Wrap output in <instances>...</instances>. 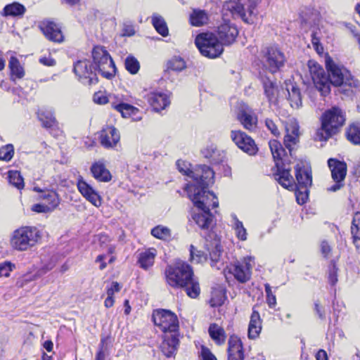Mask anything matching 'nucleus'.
<instances>
[{
  "instance_id": "obj_14",
  "label": "nucleus",
  "mask_w": 360,
  "mask_h": 360,
  "mask_svg": "<svg viewBox=\"0 0 360 360\" xmlns=\"http://www.w3.org/2000/svg\"><path fill=\"white\" fill-rule=\"evenodd\" d=\"M231 139L240 149L250 155H255L258 151L255 141L243 131H231Z\"/></svg>"
},
{
  "instance_id": "obj_51",
  "label": "nucleus",
  "mask_w": 360,
  "mask_h": 360,
  "mask_svg": "<svg viewBox=\"0 0 360 360\" xmlns=\"http://www.w3.org/2000/svg\"><path fill=\"white\" fill-rule=\"evenodd\" d=\"M14 150L12 145L8 144L0 148V160L8 161L13 156Z\"/></svg>"
},
{
  "instance_id": "obj_7",
  "label": "nucleus",
  "mask_w": 360,
  "mask_h": 360,
  "mask_svg": "<svg viewBox=\"0 0 360 360\" xmlns=\"http://www.w3.org/2000/svg\"><path fill=\"white\" fill-rule=\"evenodd\" d=\"M326 67L328 71L327 77L329 79L330 86L333 84L339 86L343 84L354 88H359L360 82L354 79L349 72L342 65L336 63L330 58L326 60Z\"/></svg>"
},
{
  "instance_id": "obj_6",
  "label": "nucleus",
  "mask_w": 360,
  "mask_h": 360,
  "mask_svg": "<svg viewBox=\"0 0 360 360\" xmlns=\"http://www.w3.org/2000/svg\"><path fill=\"white\" fill-rule=\"evenodd\" d=\"M257 4L253 0H231L226 1L222 7V15L233 18H240L245 22L252 24L257 16Z\"/></svg>"
},
{
  "instance_id": "obj_12",
  "label": "nucleus",
  "mask_w": 360,
  "mask_h": 360,
  "mask_svg": "<svg viewBox=\"0 0 360 360\" xmlns=\"http://www.w3.org/2000/svg\"><path fill=\"white\" fill-rule=\"evenodd\" d=\"M153 319L155 326L164 332L176 333L179 329V321L177 316L169 310L161 309L157 311L153 315Z\"/></svg>"
},
{
  "instance_id": "obj_54",
  "label": "nucleus",
  "mask_w": 360,
  "mask_h": 360,
  "mask_svg": "<svg viewBox=\"0 0 360 360\" xmlns=\"http://www.w3.org/2000/svg\"><path fill=\"white\" fill-rule=\"evenodd\" d=\"M93 100L96 103L103 105L109 103V94L105 95L103 92H96L94 94Z\"/></svg>"
},
{
  "instance_id": "obj_34",
  "label": "nucleus",
  "mask_w": 360,
  "mask_h": 360,
  "mask_svg": "<svg viewBox=\"0 0 360 360\" xmlns=\"http://www.w3.org/2000/svg\"><path fill=\"white\" fill-rule=\"evenodd\" d=\"M209 334L211 338L217 344L223 345L225 342L226 335L224 328L217 323H212L209 327Z\"/></svg>"
},
{
  "instance_id": "obj_22",
  "label": "nucleus",
  "mask_w": 360,
  "mask_h": 360,
  "mask_svg": "<svg viewBox=\"0 0 360 360\" xmlns=\"http://www.w3.org/2000/svg\"><path fill=\"white\" fill-rule=\"evenodd\" d=\"M238 119L248 130L254 129L257 123V117L253 110L248 106L242 108L238 113Z\"/></svg>"
},
{
  "instance_id": "obj_48",
  "label": "nucleus",
  "mask_w": 360,
  "mask_h": 360,
  "mask_svg": "<svg viewBox=\"0 0 360 360\" xmlns=\"http://www.w3.org/2000/svg\"><path fill=\"white\" fill-rule=\"evenodd\" d=\"M190 252V260L193 263L198 264L207 259V257L205 254L201 251L197 250L193 245H191Z\"/></svg>"
},
{
  "instance_id": "obj_60",
  "label": "nucleus",
  "mask_w": 360,
  "mask_h": 360,
  "mask_svg": "<svg viewBox=\"0 0 360 360\" xmlns=\"http://www.w3.org/2000/svg\"><path fill=\"white\" fill-rule=\"evenodd\" d=\"M120 285L117 282H112L111 286L107 289V295L113 297L115 292L120 290Z\"/></svg>"
},
{
  "instance_id": "obj_50",
  "label": "nucleus",
  "mask_w": 360,
  "mask_h": 360,
  "mask_svg": "<svg viewBox=\"0 0 360 360\" xmlns=\"http://www.w3.org/2000/svg\"><path fill=\"white\" fill-rule=\"evenodd\" d=\"M221 255V246L218 243H215L214 245L213 250L211 252H210V259L211 260L212 266H214L219 262Z\"/></svg>"
},
{
  "instance_id": "obj_37",
  "label": "nucleus",
  "mask_w": 360,
  "mask_h": 360,
  "mask_svg": "<svg viewBox=\"0 0 360 360\" xmlns=\"http://www.w3.org/2000/svg\"><path fill=\"white\" fill-rule=\"evenodd\" d=\"M190 21L193 26H202L208 21L207 13L202 10L194 9L190 15Z\"/></svg>"
},
{
  "instance_id": "obj_31",
  "label": "nucleus",
  "mask_w": 360,
  "mask_h": 360,
  "mask_svg": "<svg viewBox=\"0 0 360 360\" xmlns=\"http://www.w3.org/2000/svg\"><path fill=\"white\" fill-rule=\"evenodd\" d=\"M288 94V100L292 108L298 109L302 106V98L300 89L292 83L286 84Z\"/></svg>"
},
{
  "instance_id": "obj_64",
  "label": "nucleus",
  "mask_w": 360,
  "mask_h": 360,
  "mask_svg": "<svg viewBox=\"0 0 360 360\" xmlns=\"http://www.w3.org/2000/svg\"><path fill=\"white\" fill-rule=\"evenodd\" d=\"M322 254L327 257L330 252V247L326 241H323L321 244Z\"/></svg>"
},
{
  "instance_id": "obj_32",
  "label": "nucleus",
  "mask_w": 360,
  "mask_h": 360,
  "mask_svg": "<svg viewBox=\"0 0 360 360\" xmlns=\"http://www.w3.org/2000/svg\"><path fill=\"white\" fill-rule=\"evenodd\" d=\"M34 190L41 193L39 198L42 200L43 202H46L49 207L53 206V210H54L60 204V199L58 193L56 191H42L37 187H34Z\"/></svg>"
},
{
  "instance_id": "obj_57",
  "label": "nucleus",
  "mask_w": 360,
  "mask_h": 360,
  "mask_svg": "<svg viewBox=\"0 0 360 360\" xmlns=\"http://www.w3.org/2000/svg\"><path fill=\"white\" fill-rule=\"evenodd\" d=\"M265 125L267 127V129L274 135V136H278L279 135V131L277 128L276 124L275 122L271 120V119H266L265 120Z\"/></svg>"
},
{
  "instance_id": "obj_61",
  "label": "nucleus",
  "mask_w": 360,
  "mask_h": 360,
  "mask_svg": "<svg viewBox=\"0 0 360 360\" xmlns=\"http://www.w3.org/2000/svg\"><path fill=\"white\" fill-rule=\"evenodd\" d=\"M224 303V295L220 294L219 297H212L210 300V304L212 307L221 306Z\"/></svg>"
},
{
  "instance_id": "obj_53",
  "label": "nucleus",
  "mask_w": 360,
  "mask_h": 360,
  "mask_svg": "<svg viewBox=\"0 0 360 360\" xmlns=\"http://www.w3.org/2000/svg\"><path fill=\"white\" fill-rule=\"evenodd\" d=\"M15 267V265L10 262H5L0 264V276L8 277L10 272Z\"/></svg>"
},
{
  "instance_id": "obj_47",
  "label": "nucleus",
  "mask_w": 360,
  "mask_h": 360,
  "mask_svg": "<svg viewBox=\"0 0 360 360\" xmlns=\"http://www.w3.org/2000/svg\"><path fill=\"white\" fill-rule=\"evenodd\" d=\"M38 116L44 127L51 128L57 122L56 118L51 112H48L47 115L44 112H40Z\"/></svg>"
},
{
  "instance_id": "obj_62",
  "label": "nucleus",
  "mask_w": 360,
  "mask_h": 360,
  "mask_svg": "<svg viewBox=\"0 0 360 360\" xmlns=\"http://www.w3.org/2000/svg\"><path fill=\"white\" fill-rule=\"evenodd\" d=\"M202 356L203 360H217L214 354H212L207 349H202Z\"/></svg>"
},
{
  "instance_id": "obj_59",
  "label": "nucleus",
  "mask_w": 360,
  "mask_h": 360,
  "mask_svg": "<svg viewBox=\"0 0 360 360\" xmlns=\"http://www.w3.org/2000/svg\"><path fill=\"white\" fill-rule=\"evenodd\" d=\"M122 32L124 36L131 37L135 34V30L132 25L124 23L123 25Z\"/></svg>"
},
{
  "instance_id": "obj_40",
  "label": "nucleus",
  "mask_w": 360,
  "mask_h": 360,
  "mask_svg": "<svg viewBox=\"0 0 360 360\" xmlns=\"http://www.w3.org/2000/svg\"><path fill=\"white\" fill-rule=\"evenodd\" d=\"M347 139L352 143L360 145V122L351 124L347 131Z\"/></svg>"
},
{
  "instance_id": "obj_9",
  "label": "nucleus",
  "mask_w": 360,
  "mask_h": 360,
  "mask_svg": "<svg viewBox=\"0 0 360 360\" xmlns=\"http://www.w3.org/2000/svg\"><path fill=\"white\" fill-rule=\"evenodd\" d=\"M129 97L122 94H109V103L111 107L119 112L123 117L131 118L134 121H139L141 116L139 115V110L129 104Z\"/></svg>"
},
{
  "instance_id": "obj_13",
  "label": "nucleus",
  "mask_w": 360,
  "mask_h": 360,
  "mask_svg": "<svg viewBox=\"0 0 360 360\" xmlns=\"http://www.w3.org/2000/svg\"><path fill=\"white\" fill-rule=\"evenodd\" d=\"M264 58V65L271 73L278 71L286 61L284 53L274 46L266 48Z\"/></svg>"
},
{
  "instance_id": "obj_5",
  "label": "nucleus",
  "mask_w": 360,
  "mask_h": 360,
  "mask_svg": "<svg viewBox=\"0 0 360 360\" xmlns=\"http://www.w3.org/2000/svg\"><path fill=\"white\" fill-rule=\"evenodd\" d=\"M41 237V231L36 226H21L11 233L10 245L16 251L25 252L34 247Z\"/></svg>"
},
{
  "instance_id": "obj_38",
  "label": "nucleus",
  "mask_w": 360,
  "mask_h": 360,
  "mask_svg": "<svg viewBox=\"0 0 360 360\" xmlns=\"http://www.w3.org/2000/svg\"><path fill=\"white\" fill-rule=\"evenodd\" d=\"M25 7L18 2L8 4L4 8V15L6 16H21L25 13Z\"/></svg>"
},
{
  "instance_id": "obj_8",
  "label": "nucleus",
  "mask_w": 360,
  "mask_h": 360,
  "mask_svg": "<svg viewBox=\"0 0 360 360\" xmlns=\"http://www.w3.org/2000/svg\"><path fill=\"white\" fill-rule=\"evenodd\" d=\"M195 43L200 53L209 58H215L221 55L224 46L217 35L213 32L199 34Z\"/></svg>"
},
{
  "instance_id": "obj_42",
  "label": "nucleus",
  "mask_w": 360,
  "mask_h": 360,
  "mask_svg": "<svg viewBox=\"0 0 360 360\" xmlns=\"http://www.w3.org/2000/svg\"><path fill=\"white\" fill-rule=\"evenodd\" d=\"M8 66L11 70V77H15L18 79L23 77L25 75L24 70L17 58L11 57Z\"/></svg>"
},
{
  "instance_id": "obj_43",
  "label": "nucleus",
  "mask_w": 360,
  "mask_h": 360,
  "mask_svg": "<svg viewBox=\"0 0 360 360\" xmlns=\"http://www.w3.org/2000/svg\"><path fill=\"white\" fill-rule=\"evenodd\" d=\"M274 159L281 160L285 155V150L281 143L276 140H271L269 143Z\"/></svg>"
},
{
  "instance_id": "obj_56",
  "label": "nucleus",
  "mask_w": 360,
  "mask_h": 360,
  "mask_svg": "<svg viewBox=\"0 0 360 360\" xmlns=\"http://www.w3.org/2000/svg\"><path fill=\"white\" fill-rule=\"evenodd\" d=\"M33 211L39 213H46L53 211V206L49 207L46 202H41V203L35 204L32 206Z\"/></svg>"
},
{
  "instance_id": "obj_23",
  "label": "nucleus",
  "mask_w": 360,
  "mask_h": 360,
  "mask_svg": "<svg viewBox=\"0 0 360 360\" xmlns=\"http://www.w3.org/2000/svg\"><path fill=\"white\" fill-rule=\"evenodd\" d=\"M285 131L284 144L290 153L293 147L299 141L300 132L297 123L295 121L288 123L285 126Z\"/></svg>"
},
{
  "instance_id": "obj_26",
  "label": "nucleus",
  "mask_w": 360,
  "mask_h": 360,
  "mask_svg": "<svg viewBox=\"0 0 360 360\" xmlns=\"http://www.w3.org/2000/svg\"><path fill=\"white\" fill-rule=\"evenodd\" d=\"M93 176L99 181L108 182L111 179V174L102 160L94 162L91 167Z\"/></svg>"
},
{
  "instance_id": "obj_21",
  "label": "nucleus",
  "mask_w": 360,
  "mask_h": 360,
  "mask_svg": "<svg viewBox=\"0 0 360 360\" xmlns=\"http://www.w3.org/2000/svg\"><path fill=\"white\" fill-rule=\"evenodd\" d=\"M120 134L113 126H106L100 134L101 143L105 148H112L120 141Z\"/></svg>"
},
{
  "instance_id": "obj_19",
  "label": "nucleus",
  "mask_w": 360,
  "mask_h": 360,
  "mask_svg": "<svg viewBox=\"0 0 360 360\" xmlns=\"http://www.w3.org/2000/svg\"><path fill=\"white\" fill-rule=\"evenodd\" d=\"M176 166L179 169V171L182 173L184 175L188 176L191 179V180L186 184L185 187V190L187 191V188L189 186V185H195L197 188H199V190H201V188H202V182L204 181L203 179L205 178L203 176H200L198 179H195L194 177L195 173L197 170L201 169L203 167H207L210 169H212L210 167L207 165H200L195 168L194 170H191L189 168L187 167L186 163L184 161L178 160L176 162Z\"/></svg>"
},
{
  "instance_id": "obj_28",
  "label": "nucleus",
  "mask_w": 360,
  "mask_h": 360,
  "mask_svg": "<svg viewBox=\"0 0 360 360\" xmlns=\"http://www.w3.org/2000/svg\"><path fill=\"white\" fill-rule=\"evenodd\" d=\"M179 339L176 334L165 335L161 344V350L167 357L172 356L177 350Z\"/></svg>"
},
{
  "instance_id": "obj_41",
  "label": "nucleus",
  "mask_w": 360,
  "mask_h": 360,
  "mask_svg": "<svg viewBox=\"0 0 360 360\" xmlns=\"http://www.w3.org/2000/svg\"><path fill=\"white\" fill-rule=\"evenodd\" d=\"M151 235L160 240H169L171 238V230L167 226L158 225L151 229Z\"/></svg>"
},
{
  "instance_id": "obj_33",
  "label": "nucleus",
  "mask_w": 360,
  "mask_h": 360,
  "mask_svg": "<svg viewBox=\"0 0 360 360\" xmlns=\"http://www.w3.org/2000/svg\"><path fill=\"white\" fill-rule=\"evenodd\" d=\"M157 251L155 248H149L143 252L140 253L139 263L143 269H148L154 264Z\"/></svg>"
},
{
  "instance_id": "obj_49",
  "label": "nucleus",
  "mask_w": 360,
  "mask_h": 360,
  "mask_svg": "<svg viewBox=\"0 0 360 360\" xmlns=\"http://www.w3.org/2000/svg\"><path fill=\"white\" fill-rule=\"evenodd\" d=\"M297 188L295 190V195H296V200L298 204L303 205L304 204L307 199H308V195H309V188H300L297 186H295Z\"/></svg>"
},
{
  "instance_id": "obj_16",
  "label": "nucleus",
  "mask_w": 360,
  "mask_h": 360,
  "mask_svg": "<svg viewBox=\"0 0 360 360\" xmlns=\"http://www.w3.org/2000/svg\"><path fill=\"white\" fill-rule=\"evenodd\" d=\"M296 186L300 188L310 187L312 184L311 169L307 162L300 161L295 167Z\"/></svg>"
},
{
  "instance_id": "obj_46",
  "label": "nucleus",
  "mask_w": 360,
  "mask_h": 360,
  "mask_svg": "<svg viewBox=\"0 0 360 360\" xmlns=\"http://www.w3.org/2000/svg\"><path fill=\"white\" fill-rule=\"evenodd\" d=\"M126 70L131 74H136L140 69L138 60L132 56H128L124 60Z\"/></svg>"
},
{
  "instance_id": "obj_3",
  "label": "nucleus",
  "mask_w": 360,
  "mask_h": 360,
  "mask_svg": "<svg viewBox=\"0 0 360 360\" xmlns=\"http://www.w3.org/2000/svg\"><path fill=\"white\" fill-rule=\"evenodd\" d=\"M166 283L174 289H184L191 298H196L200 292L198 280L193 269L183 261L168 265L165 271Z\"/></svg>"
},
{
  "instance_id": "obj_63",
  "label": "nucleus",
  "mask_w": 360,
  "mask_h": 360,
  "mask_svg": "<svg viewBox=\"0 0 360 360\" xmlns=\"http://www.w3.org/2000/svg\"><path fill=\"white\" fill-rule=\"evenodd\" d=\"M39 62L47 66H53L56 64V61L51 57H43L39 59Z\"/></svg>"
},
{
  "instance_id": "obj_1",
  "label": "nucleus",
  "mask_w": 360,
  "mask_h": 360,
  "mask_svg": "<svg viewBox=\"0 0 360 360\" xmlns=\"http://www.w3.org/2000/svg\"><path fill=\"white\" fill-rule=\"evenodd\" d=\"M194 177L198 179L200 176H203L202 188H199L195 185H189L187 188V194L189 199L193 202V205L200 212L192 214V219L198 227L203 231H208L213 224V215L210 212L211 208L217 207L219 205L217 196L213 192L207 190V188L214 184V172L207 167H203L201 169L194 172Z\"/></svg>"
},
{
  "instance_id": "obj_35",
  "label": "nucleus",
  "mask_w": 360,
  "mask_h": 360,
  "mask_svg": "<svg viewBox=\"0 0 360 360\" xmlns=\"http://www.w3.org/2000/svg\"><path fill=\"white\" fill-rule=\"evenodd\" d=\"M231 223H232V227L233 230L235 231V234L236 237L242 241H245L247 240V230L244 227L242 221H240L236 217L235 214H231Z\"/></svg>"
},
{
  "instance_id": "obj_25",
  "label": "nucleus",
  "mask_w": 360,
  "mask_h": 360,
  "mask_svg": "<svg viewBox=\"0 0 360 360\" xmlns=\"http://www.w3.org/2000/svg\"><path fill=\"white\" fill-rule=\"evenodd\" d=\"M148 101L157 112L165 109L170 104L168 95L163 92H151L148 96Z\"/></svg>"
},
{
  "instance_id": "obj_15",
  "label": "nucleus",
  "mask_w": 360,
  "mask_h": 360,
  "mask_svg": "<svg viewBox=\"0 0 360 360\" xmlns=\"http://www.w3.org/2000/svg\"><path fill=\"white\" fill-rule=\"evenodd\" d=\"M218 27L217 37L221 41L223 46H229L233 44L238 34V30L235 24L226 20Z\"/></svg>"
},
{
  "instance_id": "obj_58",
  "label": "nucleus",
  "mask_w": 360,
  "mask_h": 360,
  "mask_svg": "<svg viewBox=\"0 0 360 360\" xmlns=\"http://www.w3.org/2000/svg\"><path fill=\"white\" fill-rule=\"evenodd\" d=\"M218 153V150H217V148L213 146H211L210 147L207 148V149L205 150V151L203 152L204 153V155L206 158H209V159H211V161L212 162H215V158H214V155Z\"/></svg>"
},
{
  "instance_id": "obj_29",
  "label": "nucleus",
  "mask_w": 360,
  "mask_h": 360,
  "mask_svg": "<svg viewBox=\"0 0 360 360\" xmlns=\"http://www.w3.org/2000/svg\"><path fill=\"white\" fill-rule=\"evenodd\" d=\"M275 179L284 188L293 190L295 188V180L289 169L278 168Z\"/></svg>"
},
{
  "instance_id": "obj_2",
  "label": "nucleus",
  "mask_w": 360,
  "mask_h": 360,
  "mask_svg": "<svg viewBox=\"0 0 360 360\" xmlns=\"http://www.w3.org/2000/svg\"><path fill=\"white\" fill-rule=\"evenodd\" d=\"M92 57L94 66L87 59L79 60L74 65V72L82 83L86 85L96 84V72L107 79H110L115 75L116 68L113 60L103 46H95Z\"/></svg>"
},
{
  "instance_id": "obj_24",
  "label": "nucleus",
  "mask_w": 360,
  "mask_h": 360,
  "mask_svg": "<svg viewBox=\"0 0 360 360\" xmlns=\"http://www.w3.org/2000/svg\"><path fill=\"white\" fill-rule=\"evenodd\" d=\"M328 165L331 171L332 178L336 183H340L345 179L347 174V165L345 162L330 158L328 160Z\"/></svg>"
},
{
  "instance_id": "obj_11",
  "label": "nucleus",
  "mask_w": 360,
  "mask_h": 360,
  "mask_svg": "<svg viewBox=\"0 0 360 360\" xmlns=\"http://www.w3.org/2000/svg\"><path fill=\"white\" fill-rule=\"evenodd\" d=\"M307 67L316 89L321 93V96H326L328 95L330 92V82L323 67L313 60L308 61Z\"/></svg>"
},
{
  "instance_id": "obj_10",
  "label": "nucleus",
  "mask_w": 360,
  "mask_h": 360,
  "mask_svg": "<svg viewBox=\"0 0 360 360\" xmlns=\"http://www.w3.org/2000/svg\"><path fill=\"white\" fill-rule=\"evenodd\" d=\"M254 264L253 257H245L241 261H237L228 266L224 270V276L228 279V274L233 275L238 282L246 283L251 277V270Z\"/></svg>"
},
{
  "instance_id": "obj_4",
  "label": "nucleus",
  "mask_w": 360,
  "mask_h": 360,
  "mask_svg": "<svg viewBox=\"0 0 360 360\" xmlns=\"http://www.w3.org/2000/svg\"><path fill=\"white\" fill-rule=\"evenodd\" d=\"M345 113L339 107H332L322 115L321 127L316 131L319 141H326L345 124Z\"/></svg>"
},
{
  "instance_id": "obj_52",
  "label": "nucleus",
  "mask_w": 360,
  "mask_h": 360,
  "mask_svg": "<svg viewBox=\"0 0 360 360\" xmlns=\"http://www.w3.org/2000/svg\"><path fill=\"white\" fill-rule=\"evenodd\" d=\"M328 281L331 285H335L338 282V268L333 262L329 267Z\"/></svg>"
},
{
  "instance_id": "obj_18",
  "label": "nucleus",
  "mask_w": 360,
  "mask_h": 360,
  "mask_svg": "<svg viewBox=\"0 0 360 360\" xmlns=\"http://www.w3.org/2000/svg\"><path fill=\"white\" fill-rule=\"evenodd\" d=\"M41 31L49 40L53 42H62L64 37L60 27L53 21H43L39 25Z\"/></svg>"
},
{
  "instance_id": "obj_17",
  "label": "nucleus",
  "mask_w": 360,
  "mask_h": 360,
  "mask_svg": "<svg viewBox=\"0 0 360 360\" xmlns=\"http://www.w3.org/2000/svg\"><path fill=\"white\" fill-rule=\"evenodd\" d=\"M77 185L79 191L86 200L97 207L101 205L102 201L100 195L82 177L78 179Z\"/></svg>"
},
{
  "instance_id": "obj_30",
  "label": "nucleus",
  "mask_w": 360,
  "mask_h": 360,
  "mask_svg": "<svg viewBox=\"0 0 360 360\" xmlns=\"http://www.w3.org/2000/svg\"><path fill=\"white\" fill-rule=\"evenodd\" d=\"M262 330V319L258 311L253 310L248 326V335L250 339L257 338Z\"/></svg>"
},
{
  "instance_id": "obj_55",
  "label": "nucleus",
  "mask_w": 360,
  "mask_h": 360,
  "mask_svg": "<svg viewBox=\"0 0 360 360\" xmlns=\"http://www.w3.org/2000/svg\"><path fill=\"white\" fill-rule=\"evenodd\" d=\"M306 20L309 24L314 26H317L318 28L320 30L319 25L321 22V18L320 16V13L318 11H314L311 12V15Z\"/></svg>"
},
{
  "instance_id": "obj_39",
  "label": "nucleus",
  "mask_w": 360,
  "mask_h": 360,
  "mask_svg": "<svg viewBox=\"0 0 360 360\" xmlns=\"http://www.w3.org/2000/svg\"><path fill=\"white\" fill-rule=\"evenodd\" d=\"M354 243L356 248L360 246V212L354 214L351 226Z\"/></svg>"
},
{
  "instance_id": "obj_20",
  "label": "nucleus",
  "mask_w": 360,
  "mask_h": 360,
  "mask_svg": "<svg viewBox=\"0 0 360 360\" xmlns=\"http://www.w3.org/2000/svg\"><path fill=\"white\" fill-rule=\"evenodd\" d=\"M228 360H244V349L239 337L232 335L228 341Z\"/></svg>"
},
{
  "instance_id": "obj_27",
  "label": "nucleus",
  "mask_w": 360,
  "mask_h": 360,
  "mask_svg": "<svg viewBox=\"0 0 360 360\" xmlns=\"http://www.w3.org/2000/svg\"><path fill=\"white\" fill-rule=\"evenodd\" d=\"M264 94L270 104H275L278 96V87L276 82L269 78H262Z\"/></svg>"
},
{
  "instance_id": "obj_44",
  "label": "nucleus",
  "mask_w": 360,
  "mask_h": 360,
  "mask_svg": "<svg viewBox=\"0 0 360 360\" xmlns=\"http://www.w3.org/2000/svg\"><path fill=\"white\" fill-rule=\"evenodd\" d=\"M9 183L20 190L24 187V181L20 172L16 170L9 171L8 173Z\"/></svg>"
},
{
  "instance_id": "obj_45",
  "label": "nucleus",
  "mask_w": 360,
  "mask_h": 360,
  "mask_svg": "<svg viewBox=\"0 0 360 360\" xmlns=\"http://www.w3.org/2000/svg\"><path fill=\"white\" fill-rule=\"evenodd\" d=\"M186 62L181 57L174 56L167 63V69L180 72L186 68Z\"/></svg>"
},
{
  "instance_id": "obj_36",
  "label": "nucleus",
  "mask_w": 360,
  "mask_h": 360,
  "mask_svg": "<svg viewBox=\"0 0 360 360\" xmlns=\"http://www.w3.org/2000/svg\"><path fill=\"white\" fill-rule=\"evenodd\" d=\"M152 24L155 30L162 37H167L169 34V30L164 18L158 13L152 15Z\"/></svg>"
}]
</instances>
